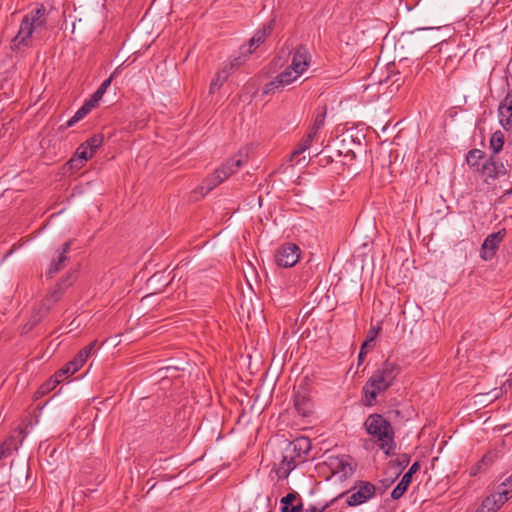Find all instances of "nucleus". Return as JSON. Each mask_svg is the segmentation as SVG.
<instances>
[{"instance_id": "f257e3e1", "label": "nucleus", "mask_w": 512, "mask_h": 512, "mask_svg": "<svg viewBox=\"0 0 512 512\" xmlns=\"http://www.w3.org/2000/svg\"><path fill=\"white\" fill-rule=\"evenodd\" d=\"M401 367L392 361H384L369 377L363 386V402L365 406H373L376 403L377 396L387 391L394 385Z\"/></svg>"}, {"instance_id": "f03ea898", "label": "nucleus", "mask_w": 512, "mask_h": 512, "mask_svg": "<svg viewBox=\"0 0 512 512\" xmlns=\"http://www.w3.org/2000/svg\"><path fill=\"white\" fill-rule=\"evenodd\" d=\"M46 22V8L40 4L24 16L19 31L12 40L13 47L28 45L34 36L38 37L46 29Z\"/></svg>"}, {"instance_id": "7ed1b4c3", "label": "nucleus", "mask_w": 512, "mask_h": 512, "mask_svg": "<svg viewBox=\"0 0 512 512\" xmlns=\"http://www.w3.org/2000/svg\"><path fill=\"white\" fill-rule=\"evenodd\" d=\"M369 435L378 443L386 455H390L395 449L394 429L391 423L380 414H372L364 423Z\"/></svg>"}, {"instance_id": "20e7f679", "label": "nucleus", "mask_w": 512, "mask_h": 512, "mask_svg": "<svg viewBox=\"0 0 512 512\" xmlns=\"http://www.w3.org/2000/svg\"><path fill=\"white\" fill-rule=\"evenodd\" d=\"M310 450V443L306 438H299L289 442L283 449L281 461L275 472L279 479H286L295 469L298 462H302Z\"/></svg>"}, {"instance_id": "39448f33", "label": "nucleus", "mask_w": 512, "mask_h": 512, "mask_svg": "<svg viewBox=\"0 0 512 512\" xmlns=\"http://www.w3.org/2000/svg\"><path fill=\"white\" fill-rule=\"evenodd\" d=\"M248 162V149H240L236 154L229 158L219 168H217L202 183L200 189L203 194L208 193L217 185L228 179L236 173L242 166Z\"/></svg>"}, {"instance_id": "423d86ee", "label": "nucleus", "mask_w": 512, "mask_h": 512, "mask_svg": "<svg viewBox=\"0 0 512 512\" xmlns=\"http://www.w3.org/2000/svg\"><path fill=\"white\" fill-rule=\"evenodd\" d=\"M348 493H350V495L347 496L346 503L349 507H355L374 498L376 495V486L369 481L358 480Z\"/></svg>"}, {"instance_id": "0eeeda50", "label": "nucleus", "mask_w": 512, "mask_h": 512, "mask_svg": "<svg viewBox=\"0 0 512 512\" xmlns=\"http://www.w3.org/2000/svg\"><path fill=\"white\" fill-rule=\"evenodd\" d=\"M245 63V57L233 56L228 62L224 63L223 66L216 72L215 76L211 80L209 86V93L215 94L218 92L224 83L228 80L231 73Z\"/></svg>"}, {"instance_id": "6e6552de", "label": "nucleus", "mask_w": 512, "mask_h": 512, "mask_svg": "<svg viewBox=\"0 0 512 512\" xmlns=\"http://www.w3.org/2000/svg\"><path fill=\"white\" fill-rule=\"evenodd\" d=\"M327 464L332 472V476L341 482L350 478L354 474L356 468V464L353 459L345 455L329 457Z\"/></svg>"}, {"instance_id": "1a4fd4ad", "label": "nucleus", "mask_w": 512, "mask_h": 512, "mask_svg": "<svg viewBox=\"0 0 512 512\" xmlns=\"http://www.w3.org/2000/svg\"><path fill=\"white\" fill-rule=\"evenodd\" d=\"M273 29V21L265 24L261 29L257 30L255 34L250 38L247 45H243L239 48L236 56L245 57V62L249 56L266 40L271 34Z\"/></svg>"}, {"instance_id": "9d476101", "label": "nucleus", "mask_w": 512, "mask_h": 512, "mask_svg": "<svg viewBox=\"0 0 512 512\" xmlns=\"http://www.w3.org/2000/svg\"><path fill=\"white\" fill-rule=\"evenodd\" d=\"M300 258V248L294 243L281 245L275 254V261L279 267H293Z\"/></svg>"}, {"instance_id": "9b49d317", "label": "nucleus", "mask_w": 512, "mask_h": 512, "mask_svg": "<svg viewBox=\"0 0 512 512\" xmlns=\"http://www.w3.org/2000/svg\"><path fill=\"white\" fill-rule=\"evenodd\" d=\"M482 176L484 177V181L489 184V180H495L501 176H504L508 173L505 165L500 159L496 156L492 155L483 165H482Z\"/></svg>"}, {"instance_id": "f8f14e48", "label": "nucleus", "mask_w": 512, "mask_h": 512, "mask_svg": "<svg viewBox=\"0 0 512 512\" xmlns=\"http://www.w3.org/2000/svg\"><path fill=\"white\" fill-rule=\"evenodd\" d=\"M505 231H498L486 237L481 247V257L484 260H490L494 257L500 243L503 240Z\"/></svg>"}, {"instance_id": "ddd939ff", "label": "nucleus", "mask_w": 512, "mask_h": 512, "mask_svg": "<svg viewBox=\"0 0 512 512\" xmlns=\"http://www.w3.org/2000/svg\"><path fill=\"white\" fill-rule=\"evenodd\" d=\"M311 56L308 49L300 46L293 54L291 65L289 66L300 76L307 70L310 65Z\"/></svg>"}, {"instance_id": "4468645a", "label": "nucleus", "mask_w": 512, "mask_h": 512, "mask_svg": "<svg viewBox=\"0 0 512 512\" xmlns=\"http://www.w3.org/2000/svg\"><path fill=\"white\" fill-rule=\"evenodd\" d=\"M71 248V241L63 244L62 248L57 251V255L52 259L46 275L52 278L56 273L61 271L67 261V253Z\"/></svg>"}, {"instance_id": "2eb2a0df", "label": "nucleus", "mask_w": 512, "mask_h": 512, "mask_svg": "<svg viewBox=\"0 0 512 512\" xmlns=\"http://www.w3.org/2000/svg\"><path fill=\"white\" fill-rule=\"evenodd\" d=\"M294 407L296 411L303 417H307L312 413V400L306 391L299 390L296 392L294 397Z\"/></svg>"}, {"instance_id": "dca6fc26", "label": "nucleus", "mask_w": 512, "mask_h": 512, "mask_svg": "<svg viewBox=\"0 0 512 512\" xmlns=\"http://www.w3.org/2000/svg\"><path fill=\"white\" fill-rule=\"evenodd\" d=\"M27 469L24 464H20L18 467L14 468L13 461L10 464L9 475L6 481V484L9 486L11 490L19 487L22 482L26 481Z\"/></svg>"}, {"instance_id": "f3484780", "label": "nucleus", "mask_w": 512, "mask_h": 512, "mask_svg": "<svg viewBox=\"0 0 512 512\" xmlns=\"http://www.w3.org/2000/svg\"><path fill=\"white\" fill-rule=\"evenodd\" d=\"M23 439L21 430H14L13 433L2 442V458L17 451Z\"/></svg>"}, {"instance_id": "a211bd4d", "label": "nucleus", "mask_w": 512, "mask_h": 512, "mask_svg": "<svg viewBox=\"0 0 512 512\" xmlns=\"http://www.w3.org/2000/svg\"><path fill=\"white\" fill-rule=\"evenodd\" d=\"M350 145H353V146L359 148L360 142L355 143L353 141L352 136H349V139H347V137L344 136L339 143V148L337 149V154L339 156H344L345 158H348L350 161H352L356 158V151L353 147H350Z\"/></svg>"}, {"instance_id": "6ab92c4d", "label": "nucleus", "mask_w": 512, "mask_h": 512, "mask_svg": "<svg viewBox=\"0 0 512 512\" xmlns=\"http://www.w3.org/2000/svg\"><path fill=\"white\" fill-rule=\"evenodd\" d=\"M94 153L91 152L88 147L82 143L76 150L75 156L71 158L68 162L71 168H81L84 163L93 156Z\"/></svg>"}, {"instance_id": "aec40b11", "label": "nucleus", "mask_w": 512, "mask_h": 512, "mask_svg": "<svg viewBox=\"0 0 512 512\" xmlns=\"http://www.w3.org/2000/svg\"><path fill=\"white\" fill-rule=\"evenodd\" d=\"M499 122L505 130L512 127V105L506 101L501 102L498 108Z\"/></svg>"}, {"instance_id": "412c9836", "label": "nucleus", "mask_w": 512, "mask_h": 512, "mask_svg": "<svg viewBox=\"0 0 512 512\" xmlns=\"http://www.w3.org/2000/svg\"><path fill=\"white\" fill-rule=\"evenodd\" d=\"M503 504L504 502L498 501V495L495 492L487 496L475 512H496Z\"/></svg>"}, {"instance_id": "4be33fe9", "label": "nucleus", "mask_w": 512, "mask_h": 512, "mask_svg": "<svg viewBox=\"0 0 512 512\" xmlns=\"http://www.w3.org/2000/svg\"><path fill=\"white\" fill-rule=\"evenodd\" d=\"M75 365H76L75 364V359L73 358L63 368H61L60 370H58L55 373V375H54V382L55 383L62 382L65 378L73 375L74 373H76L82 367V365H77V366H75Z\"/></svg>"}, {"instance_id": "5701e85b", "label": "nucleus", "mask_w": 512, "mask_h": 512, "mask_svg": "<svg viewBox=\"0 0 512 512\" xmlns=\"http://www.w3.org/2000/svg\"><path fill=\"white\" fill-rule=\"evenodd\" d=\"M498 501L506 502L512 497V474L496 490Z\"/></svg>"}, {"instance_id": "b1692460", "label": "nucleus", "mask_w": 512, "mask_h": 512, "mask_svg": "<svg viewBox=\"0 0 512 512\" xmlns=\"http://www.w3.org/2000/svg\"><path fill=\"white\" fill-rule=\"evenodd\" d=\"M412 478L408 475H403L400 482L396 485V487L391 492V498L393 500L400 499L405 492L407 491L408 486L410 485Z\"/></svg>"}, {"instance_id": "393cba45", "label": "nucleus", "mask_w": 512, "mask_h": 512, "mask_svg": "<svg viewBox=\"0 0 512 512\" xmlns=\"http://www.w3.org/2000/svg\"><path fill=\"white\" fill-rule=\"evenodd\" d=\"M278 81L281 83L282 87L285 88L286 86L293 83L300 75L298 73H295L294 70L290 67H287L284 71L279 73L277 76Z\"/></svg>"}, {"instance_id": "a878e982", "label": "nucleus", "mask_w": 512, "mask_h": 512, "mask_svg": "<svg viewBox=\"0 0 512 512\" xmlns=\"http://www.w3.org/2000/svg\"><path fill=\"white\" fill-rule=\"evenodd\" d=\"M504 145V135L501 131H497L492 134L490 139V149L492 150L494 156L498 154Z\"/></svg>"}, {"instance_id": "bb28decb", "label": "nucleus", "mask_w": 512, "mask_h": 512, "mask_svg": "<svg viewBox=\"0 0 512 512\" xmlns=\"http://www.w3.org/2000/svg\"><path fill=\"white\" fill-rule=\"evenodd\" d=\"M63 294V290L59 285L55 290L47 295L43 302V306L46 310H49L56 302H58Z\"/></svg>"}, {"instance_id": "cd10ccee", "label": "nucleus", "mask_w": 512, "mask_h": 512, "mask_svg": "<svg viewBox=\"0 0 512 512\" xmlns=\"http://www.w3.org/2000/svg\"><path fill=\"white\" fill-rule=\"evenodd\" d=\"M95 344H96V341L91 342L90 344H88L87 346H85L78 352V354L74 357L75 364H76L75 366H77V365L83 366V364L86 362V360L90 356L92 350L94 349Z\"/></svg>"}, {"instance_id": "c85d7f7f", "label": "nucleus", "mask_w": 512, "mask_h": 512, "mask_svg": "<svg viewBox=\"0 0 512 512\" xmlns=\"http://www.w3.org/2000/svg\"><path fill=\"white\" fill-rule=\"evenodd\" d=\"M315 140L314 137L307 134L302 141L298 144L297 148L292 152L291 158H296L298 155L304 153L311 147V143Z\"/></svg>"}, {"instance_id": "c756f323", "label": "nucleus", "mask_w": 512, "mask_h": 512, "mask_svg": "<svg viewBox=\"0 0 512 512\" xmlns=\"http://www.w3.org/2000/svg\"><path fill=\"white\" fill-rule=\"evenodd\" d=\"M284 88L281 83L278 81L277 77H275L272 81L265 84L263 88V95H273L277 92L282 91Z\"/></svg>"}, {"instance_id": "7c9ffc66", "label": "nucleus", "mask_w": 512, "mask_h": 512, "mask_svg": "<svg viewBox=\"0 0 512 512\" xmlns=\"http://www.w3.org/2000/svg\"><path fill=\"white\" fill-rule=\"evenodd\" d=\"M103 136L98 134L90 137L87 139L84 144L88 147V149L91 150L92 153H95L96 150L102 145L103 143Z\"/></svg>"}, {"instance_id": "2f4dec72", "label": "nucleus", "mask_w": 512, "mask_h": 512, "mask_svg": "<svg viewBox=\"0 0 512 512\" xmlns=\"http://www.w3.org/2000/svg\"><path fill=\"white\" fill-rule=\"evenodd\" d=\"M325 118H326V110L325 109H318L316 111V114L313 119V125H316L320 128H323L325 124Z\"/></svg>"}, {"instance_id": "473e14b6", "label": "nucleus", "mask_w": 512, "mask_h": 512, "mask_svg": "<svg viewBox=\"0 0 512 512\" xmlns=\"http://www.w3.org/2000/svg\"><path fill=\"white\" fill-rule=\"evenodd\" d=\"M482 158V152L478 149H473L469 151L467 155V162L472 166L478 163V160Z\"/></svg>"}, {"instance_id": "72a5a7b5", "label": "nucleus", "mask_w": 512, "mask_h": 512, "mask_svg": "<svg viewBox=\"0 0 512 512\" xmlns=\"http://www.w3.org/2000/svg\"><path fill=\"white\" fill-rule=\"evenodd\" d=\"M298 494L296 492H290L280 500L281 507H291L292 503L297 499Z\"/></svg>"}, {"instance_id": "f704fd0d", "label": "nucleus", "mask_w": 512, "mask_h": 512, "mask_svg": "<svg viewBox=\"0 0 512 512\" xmlns=\"http://www.w3.org/2000/svg\"><path fill=\"white\" fill-rule=\"evenodd\" d=\"M372 343H373V337H371V338H367V339L363 342V344L361 345L360 352H359V354H358V364H359V365L363 362V360H364V358H365V356H366V353H367L366 348H367L368 346H371V344H372Z\"/></svg>"}, {"instance_id": "c9c22d12", "label": "nucleus", "mask_w": 512, "mask_h": 512, "mask_svg": "<svg viewBox=\"0 0 512 512\" xmlns=\"http://www.w3.org/2000/svg\"><path fill=\"white\" fill-rule=\"evenodd\" d=\"M281 512H303L305 511L303 507V503L301 500L298 501L295 505H292L291 507H281Z\"/></svg>"}, {"instance_id": "e433bc0d", "label": "nucleus", "mask_w": 512, "mask_h": 512, "mask_svg": "<svg viewBox=\"0 0 512 512\" xmlns=\"http://www.w3.org/2000/svg\"><path fill=\"white\" fill-rule=\"evenodd\" d=\"M91 109L85 103L75 112L74 116L76 120H82Z\"/></svg>"}, {"instance_id": "4c0bfd02", "label": "nucleus", "mask_w": 512, "mask_h": 512, "mask_svg": "<svg viewBox=\"0 0 512 512\" xmlns=\"http://www.w3.org/2000/svg\"><path fill=\"white\" fill-rule=\"evenodd\" d=\"M330 506V502H326L322 505H310L303 512H325V510Z\"/></svg>"}, {"instance_id": "58836bf2", "label": "nucleus", "mask_w": 512, "mask_h": 512, "mask_svg": "<svg viewBox=\"0 0 512 512\" xmlns=\"http://www.w3.org/2000/svg\"><path fill=\"white\" fill-rule=\"evenodd\" d=\"M113 77H114V73L108 79L103 81V83L99 86L98 90L105 94V92L107 91L108 87L111 84Z\"/></svg>"}, {"instance_id": "ea45409f", "label": "nucleus", "mask_w": 512, "mask_h": 512, "mask_svg": "<svg viewBox=\"0 0 512 512\" xmlns=\"http://www.w3.org/2000/svg\"><path fill=\"white\" fill-rule=\"evenodd\" d=\"M420 469V463L418 461L414 462L409 470L405 473V475H408L410 478H412L413 474H415Z\"/></svg>"}, {"instance_id": "a19ab883", "label": "nucleus", "mask_w": 512, "mask_h": 512, "mask_svg": "<svg viewBox=\"0 0 512 512\" xmlns=\"http://www.w3.org/2000/svg\"><path fill=\"white\" fill-rule=\"evenodd\" d=\"M321 129L322 128L312 124L307 134L311 135L312 137H314L316 139V137Z\"/></svg>"}, {"instance_id": "79ce46f5", "label": "nucleus", "mask_w": 512, "mask_h": 512, "mask_svg": "<svg viewBox=\"0 0 512 512\" xmlns=\"http://www.w3.org/2000/svg\"><path fill=\"white\" fill-rule=\"evenodd\" d=\"M99 100L95 98V96H91L89 100L85 101V104L92 110L97 104Z\"/></svg>"}, {"instance_id": "37998d69", "label": "nucleus", "mask_w": 512, "mask_h": 512, "mask_svg": "<svg viewBox=\"0 0 512 512\" xmlns=\"http://www.w3.org/2000/svg\"><path fill=\"white\" fill-rule=\"evenodd\" d=\"M79 120L75 119V116L73 115L66 123V127H72L75 123H77Z\"/></svg>"}, {"instance_id": "c03bdc74", "label": "nucleus", "mask_w": 512, "mask_h": 512, "mask_svg": "<svg viewBox=\"0 0 512 512\" xmlns=\"http://www.w3.org/2000/svg\"><path fill=\"white\" fill-rule=\"evenodd\" d=\"M504 101H506L507 104L512 105V89L507 93Z\"/></svg>"}, {"instance_id": "a18cd8bd", "label": "nucleus", "mask_w": 512, "mask_h": 512, "mask_svg": "<svg viewBox=\"0 0 512 512\" xmlns=\"http://www.w3.org/2000/svg\"><path fill=\"white\" fill-rule=\"evenodd\" d=\"M92 95L95 96V98L100 101L102 99L104 93L97 89Z\"/></svg>"}, {"instance_id": "49530a36", "label": "nucleus", "mask_w": 512, "mask_h": 512, "mask_svg": "<svg viewBox=\"0 0 512 512\" xmlns=\"http://www.w3.org/2000/svg\"><path fill=\"white\" fill-rule=\"evenodd\" d=\"M409 457L407 455H403V460L401 461V464L403 466H406L409 463Z\"/></svg>"}, {"instance_id": "de8ad7c7", "label": "nucleus", "mask_w": 512, "mask_h": 512, "mask_svg": "<svg viewBox=\"0 0 512 512\" xmlns=\"http://www.w3.org/2000/svg\"><path fill=\"white\" fill-rule=\"evenodd\" d=\"M376 333L373 330H370L368 338L373 337V340L375 339Z\"/></svg>"}, {"instance_id": "09e8293b", "label": "nucleus", "mask_w": 512, "mask_h": 512, "mask_svg": "<svg viewBox=\"0 0 512 512\" xmlns=\"http://www.w3.org/2000/svg\"><path fill=\"white\" fill-rule=\"evenodd\" d=\"M10 254H11V251H10L8 254L4 255V257L2 258V261H3L5 258H7Z\"/></svg>"}, {"instance_id": "8fccbe9b", "label": "nucleus", "mask_w": 512, "mask_h": 512, "mask_svg": "<svg viewBox=\"0 0 512 512\" xmlns=\"http://www.w3.org/2000/svg\"><path fill=\"white\" fill-rule=\"evenodd\" d=\"M427 28H418L417 31L426 30Z\"/></svg>"}]
</instances>
